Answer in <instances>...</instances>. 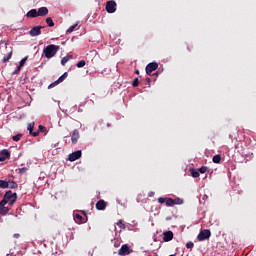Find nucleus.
Instances as JSON below:
<instances>
[{
  "mask_svg": "<svg viewBox=\"0 0 256 256\" xmlns=\"http://www.w3.org/2000/svg\"><path fill=\"white\" fill-rule=\"evenodd\" d=\"M60 47L54 44H50L43 49L42 57H46V59H53L57 55Z\"/></svg>",
  "mask_w": 256,
  "mask_h": 256,
  "instance_id": "obj_1",
  "label": "nucleus"
},
{
  "mask_svg": "<svg viewBox=\"0 0 256 256\" xmlns=\"http://www.w3.org/2000/svg\"><path fill=\"white\" fill-rule=\"evenodd\" d=\"M2 201L9 203V205H14L15 201H17V193H13L11 190L7 191Z\"/></svg>",
  "mask_w": 256,
  "mask_h": 256,
  "instance_id": "obj_2",
  "label": "nucleus"
},
{
  "mask_svg": "<svg viewBox=\"0 0 256 256\" xmlns=\"http://www.w3.org/2000/svg\"><path fill=\"white\" fill-rule=\"evenodd\" d=\"M106 11L107 13H115L117 11V2L115 1H108L106 3Z\"/></svg>",
  "mask_w": 256,
  "mask_h": 256,
  "instance_id": "obj_3",
  "label": "nucleus"
},
{
  "mask_svg": "<svg viewBox=\"0 0 256 256\" xmlns=\"http://www.w3.org/2000/svg\"><path fill=\"white\" fill-rule=\"evenodd\" d=\"M209 237H211V231L210 230H202L199 234H198V241H205L206 239H209Z\"/></svg>",
  "mask_w": 256,
  "mask_h": 256,
  "instance_id": "obj_4",
  "label": "nucleus"
},
{
  "mask_svg": "<svg viewBox=\"0 0 256 256\" xmlns=\"http://www.w3.org/2000/svg\"><path fill=\"white\" fill-rule=\"evenodd\" d=\"M131 253V248H129V245L124 244L121 246V248L118 251V255L120 256H126Z\"/></svg>",
  "mask_w": 256,
  "mask_h": 256,
  "instance_id": "obj_5",
  "label": "nucleus"
},
{
  "mask_svg": "<svg viewBox=\"0 0 256 256\" xmlns=\"http://www.w3.org/2000/svg\"><path fill=\"white\" fill-rule=\"evenodd\" d=\"M41 29H43V26H35L29 31L30 37H37L41 35Z\"/></svg>",
  "mask_w": 256,
  "mask_h": 256,
  "instance_id": "obj_6",
  "label": "nucleus"
},
{
  "mask_svg": "<svg viewBox=\"0 0 256 256\" xmlns=\"http://www.w3.org/2000/svg\"><path fill=\"white\" fill-rule=\"evenodd\" d=\"M157 67H159V64H157L156 62H151L146 66V73L147 75H151V73H153V71H156Z\"/></svg>",
  "mask_w": 256,
  "mask_h": 256,
  "instance_id": "obj_7",
  "label": "nucleus"
},
{
  "mask_svg": "<svg viewBox=\"0 0 256 256\" xmlns=\"http://www.w3.org/2000/svg\"><path fill=\"white\" fill-rule=\"evenodd\" d=\"M81 150H77L71 154H69L68 159L69 161H77V159H80L81 157Z\"/></svg>",
  "mask_w": 256,
  "mask_h": 256,
  "instance_id": "obj_8",
  "label": "nucleus"
},
{
  "mask_svg": "<svg viewBox=\"0 0 256 256\" xmlns=\"http://www.w3.org/2000/svg\"><path fill=\"white\" fill-rule=\"evenodd\" d=\"M7 205V202L5 200H1L0 202V215H7L9 213V208L5 207Z\"/></svg>",
  "mask_w": 256,
  "mask_h": 256,
  "instance_id": "obj_9",
  "label": "nucleus"
},
{
  "mask_svg": "<svg viewBox=\"0 0 256 256\" xmlns=\"http://www.w3.org/2000/svg\"><path fill=\"white\" fill-rule=\"evenodd\" d=\"M34 128H35V122H31L27 126V131H29V133H30V135H32V137H38L39 136V132H33Z\"/></svg>",
  "mask_w": 256,
  "mask_h": 256,
  "instance_id": "obj_10",
  "label": "nucleus"
},
{
  "mask_svg": "<svg viewBox=\"0 0 256 256\" xmlns=\"http://www.w3.org/2000/svg\"><path fill=\"white\" fill-rule=\"evenodd\" d=\"M163 241L165 243H169V241H173V231H166L163 233Z\"/></svg>",
  "mask_w": 256,
  "mask_h": 256,
  "instance_id": "obj_11",
  "label": "nucleus"
},
{
  "mask_svg": "<svg viewBox=\"0 0 256 256\" xmlns=\"http://www.w3.org/2000/svg\"><path fill=\"white\" fill-rule=\"evenodd\" d=\"M11 157V154L7 149H4L0 153V162L6 161V159H9Z\"/></svg>",
  "mask_w": 256,
  "mask_h": 256,
  "instance_id": "obj_12",
  "label": "nucleus"
},
{
  "mask_svg": "<svg viewBox=\"0 0 256 256\" xmlns=\"http://www.w3.org/2000/svg\"><path fill=\"white\" fill-rule=\"evenodd\" d=\"M79 130H74L71 135V142L73 145H76L77 141H79Z\"/></svg>",
  "mask_w": 256,
  "mask_h": 256,
  "instance_id": "obj_13",
  "label": "nucleus"
},
{
  "mask_svg": "<svg viewBox=\"0 0 256 256\" xmlns=\"http://www.w3.org/2000/svg\"><path fill=\"white\" fill-rule=\"evenodd\" d=\"M37 13L38 17H45V15L49 14V9H47V7H41L38 9Z\"/></svg>",
  "mask_w": 256,
  "mask_h": 256,
  "instance_id": "obj_14",
  "label": "nucleus"
},
{
  "mask_svg": "<svg viewBox=\"0 0 256 256\" xmlns=\"http://www.w3.org/2000/svg\"><path fill=\"white\" fill-rule=\"evenodd\" d=\"M105 207H107V203H105L104 200H99L96 203V209H98V211H103Z\"/></svg>",
  "mask_w": 256,
  "mask_h": 256,
  "instance_id": "obj_15",
  "label": "nucleus"
},
{
  "mask_svg": "<svg viewBox=\"0 0 256 256\" xmlns=\"http://www.w3.org/2000/svg\"><path fill=\"white\" fill-rule=\"evenodd\" d=\"M26 17H29L31 19H35V17H39L37 9H32L27 12Z\"/></svg>",
  "mask_w": 256,
  "mask_h": 256,
  "instance_id": "obj_16",
  "label": "nucleus"
},
{
  "mask_svg": "<svg viewBox=\"0 0 256 256\" xmlns=\"http://www.w3.org/2000/svg\"><path fill=\"white\" fill-rule=\"evenodd\" d=\"M63 81H65L64 76H60L55 82L51 83L48 86V89H52V87H55V86L59 85V83H63Z\"/></svg>",
  "mask_w": 256,
  "mask_h": 256,
  "instance_id": "obj_17",
  "label": "nucleus"
},
{
  "mask_svg": "<svg viewBox=\"0 0 256 256\" xmlns=\"http://www.w3.org/2000/svg\"><path fill=\"white\" fill-rule=\"evenodd\" d=\"M71 59H73V55H67V56L63 57L61 60V65H63V67H65V65H67V63L69 61H71Z\"/></svg>",
  "mask_w": 256,
  "mask_h": 256,
  "instance_id": "obj_18",
  "label": "nucleus"
},
{
  "mask_svg": "<svg viewBox=\"0 0 256 256\" xmlns=\"http://www.w3.org/2000/svg\"><path fill=\"white\" fill-rule=\"evenodd\" d=\"M74 221H76V223H78V225H81V223H83V216H81L80 214H75Z\"/></svg>",
  "mask_w": 256,
  "mask_h": 256,
  "instance_id": "obj_19",
  "label": "nucleus"
},
{
  "mask_svg": "<svg viewBox=\"0 0 256 256\" xmlns=\"http://www.w3.org/2000/svg\"><path fill=\"white\" fill-rule=\"evenodd\" d=\"M0 189H9V182L6 180H0Z\"/></svg>",
  "mask_w": 256,
  "mask_h": 256,
  "instance_id": "obj_20",
  "label": "nucleus"
},
{
  "mask_svg": "<svg viewBox=\"0 0 256 256\" xmlns=\"http://www.w3.org/2000/svg\"><path fill=\"white\" fill-rule=\"evenodd\" d=\"M12 55H13V52L12 51H10L7 55H5L4 57H3V63H7V61H9V59H11V57H12Z\"/></svg>",
  "mask_w": 256,
  "mask_h": 256,
  "instance_id": "obj_21",
  "label": "nucleus"
},
{
  "mask_svg": "<svg viewBox=\"0 0 256 256\" xmlns=\"http://www.w3.org/2000/svg\"><path fill=\"white\" fill-rule=\"evenodd\" d=\"M212 161L213 163H221V155L216 154L215 156H213Z\"/></svg>",
  "mask_w": 256,
  "mask_h": 256,
  "instance_id": "obj_22",
  "label": "nucleus"
},
{
  "mask_svg": "<svg viewBox=\"0 0 256 256\" xmlns=\"http://www.w3.org/2000/svg\"><path fill=\"white\" fill-rule=\"evenodd\" d=\"M46 23L48 27H54L55 23L53 22V19L51 17L46 18Z\"/></svg>",
  "mask_w": 256,
  "mask_h": 256,
  "instance_id": "obj_23",
  "label": "nucleus"
},
{
  "mask_svg": "<svg viewBox=\"0 0 256 256\" xmlns=\"http://www.w3.org/2000/svg\"><path fill=\"white\" fill-rule=\"evenodd\" d=\"M16 171L19 173V175H25V173H27L28 169H27V167H23V168H18Z\"/></svg>",
  "mask_w": 256,
  "mask_h": 256,
  "instance_id": "obj_24",
  "label": "nucleus"
},
{
  "mask_svg": "<svg viewBox=\"0 0 256 256\" xmlns=\"http://www.w3.org/2000/svg\"><path fill=\"white\" fill-rule=\"evenodd\" d=\"M173 205H183V199L181 198L173 199Z\"/></svg>",
  "mask_w": 256,
  "mask_h": 256,
  "instance_id": "obj_25",
  "label": "nucleus"
},
{
  "mask_svg": "<svg viewBox=\"0 0 256 256\" xmlns=\"http://www.w3.org/2000/svg\"><path fill=\"white\" fill-rule=\"evenodd\" d=\"M8 188L10 189H17L19 187V185L16 182H10L8 183Z\"/></svg>",
  "mask_w": 256,
  "mask_h": 256,
  "instance_id": "obj_26",
  "label": "nucleus"
},
{
  "mask_svg": "<svg viewBox=\"0 0 256 256\" xmlns=\"http://www.w3.org/2000/svg\"><path fill=\"white\" fill-rule=\"evenodd\" d=\"M77 23L76 24H73L72 26H70L68 29H67V33H73V31H75V28L77 27Z\"/></svg>",
  "mask_w": 256,
  "mask_h": 256,
  "instance_id": "obj_27",
  "label": "nucleus"
},
{
  "mask_svg": "<svg viewBox=\"0 0 256 256\" xmlns=\"http://www.w3.org/2000/svg\"><path fill=\"white\" fill-rule=\"evenodd\" d=\"M86 62L85 60H81L76 64V67H78V69H81V67H85Z\"/></svg>",
  "mask_w": 256,
  "mask_h": 256,
  "instance_id": "obj_28",
  "label": "nucleus"
},
{
  "mask_svg": "<svg viewBox=\"0 0 256 256\" xmlns=\"http://www.w3.org/2000/svg\"><path fill=\"white\" fill-rule=\"evenodd\" d=\"M165 204H166L167 207H171L173 205V199L166 198Z\"/></svg>",
  "mask_w": 256,
  "mask_h": 256,
  "instance_id": "obj_29",
  "label": "nucleus"
},
{
  "mask_svg": "<svg viewBox=\"0 0 256 256\" xmlns=\"http://www.w3.org/2000/svg\"><path fill=\"white\" fill-rule=\"evenodd\" d=\"M21 137H23V134H17L12 137L13 141H20Z\"/></svg>",
  "mask_w": 256,
  "mask_h": 256,
  "instance_id": "obj_30",
  "label": "nucleus"
},
{
  "mask_svg": "<svg viewBox=\"0 0 256 256\" xmlns=\"http://www.w3.org/2000/svg\"><path fill=\"white\" fill-rule=\"evenodd\" d=\"M191 175H192V177L197 178V177H199V171L193 169V170H191Z\"/></svg>",
  "mask_w": 256,
  "mask_h": 256,
  "instance_id": "obj_31",
  "label": "nucleus"
},
{
  "mask_svg": "<svg viewBox=\"0 0 256 256\" xmlns=\"http://www.w3.org/2000/svg\"><path fill=\"white\" fill-rule=\"evenodd\" d=\"M133 87H139V78H135L132 82Z\"/></svg>",
  "mask_w": 256,
  "mask_h": 256,
  "instance_id": "obj_32",
  "label": "nucleus"
},
{
  "mask_svg": "<svg viewBox=\"0 0 256 256\" xmlns=\"http://www.w3.org/2000/svg\"><path fill=\"white\" fill-rule=\"evenodd\" d=\"M199 173H207V167L206 166H202L198 169Z\"/></svg>",
  "mask_w": 256,
  "mask_h": 256,
  "instance_id": "obj_33",
  "label": "nucleus"
},
{
  "mask_svg": "<svg viewBox=\"0 0 256 256\" xmlns=\"http://www.w3.org/2000/svg\"><path fill=\"white\" fill-rule=\"evenodd\" d=\"M117 225H118V227H120V229H125V224H123V220H119L117 222Z\"/></svg>",
  "mask_w": 256,
  "mask_h": 256,
  "instance_id": "obj_34",
  "label": "nucleus"
},
{
  "mask_svg": "<svg viewBox=\"0 0 256 256\" xmlns=\"http://www.w3.org/2000/svg\"><path fill=\"white\" fill-rule=\"evenodd\" d=\"M27 62V57H24L21 61H20V64H19V67H23L25 65V63Z\"/></svg>",
  "mask_w": 256,
  "mask_h": 256,
  "instance_id": "obj_35",
  "label": "nucleus"
},
{
  "mask_svg": "<svg viewBox=\"0 0 256 256\" xmlns=\"http://www.w3.org/2000/svg\"><path fill=\"white\" fill-rule=\"evenodd\" d=\"M186 247H187V249H193V247H195V244H193V242H188L186 244Z\"/></svg>",
  "mask_w": 256,
  "mask_h": 256,
  "instance_id": "obj_36",
  "label": "nucleus"
},
{
  "mask_svg": "<svg viewBox=\"0 0 256 256\" xmlns=\"http://www.w3.org/2000/svg\"><path fill=\"white\" fill-rule=\"evenodd\" d=\"M166 199L167 198L160 197V198H158V203H160V205H163V203L166 202Z\"/></svg>",
  "mask_w": 256,
  "mask_h": 256,
  "instance_id": "obj_37",
  "label": "nucleus"
},
{
  "mask_svg": "<svg viewBox=\"0 0 256 256\" xmlns=\"http://www.w3.org/2000/svg\"><path fill=\"white\" fill-rule=\"evenodd\" d=\"M19 71H21L20 66H18L17 69L14 70L13 75H18Z\"/></svg>",
  "mask_w": 256,
  "mask_h": 256,
  "instance_id": "obj_38",
  "label": "nucleus"
},
{
  "mask_svg": "<svg viewBox=\"0 0 256 256\" xmlns=\"http://www.w3.org/2000/svg\"><path fill=\"white\" fill-rule=\"evenodd\" d=\"M43 129H45V127L42 126V125H39V126H38V133H39L40 131H43Z\"/></svg>",
  "mask_w": 256,
  "mask_h": 256,
  "instance_id": "obj_39",
  "label": "nucleus"
},
{
  "mask_svg": "<svg viewBox=\"0 0 256 256\" xmlns=\"http://www.w3.org/2000/svg\"><path fill=\"white\" fill-rule=\"evenodd\" d=\"M154 195H155V192H149L148 193V197H154Z\"/></svg>",
  "mask_w": 256,
  "mask_h": 256,
  "instance_id": "obj_40",
  "label": "nucleus"
},
{
  "mask_svg": "<svg viewBox=\"0 0 256 256\" xmlns=\"http://www.w3.org/2000/svg\"><path fill=\"white\" fill-rule=\"evenodd\" d=\"M62 77H64V79H67V72H65Z\"/></svg>",
  "mask_w": 256,
  "mask_h": 256,
  "instance_id": "obj_41",
  "label": "nucleus"
},
{
  "mask_svg": "<svg viewBox=\"0 0 256 256\" xmlns=\"http://www.w3.org/2000/svg\"><path fill=\"white\" fill-rule=\"evenodd\" d=\"M136 73L139 74V70H137Z\"/></svg>",
  "mask_w": 256,
  "mask_h": 256,
  "instance_id": "obj_42",
  "label": "nucleus"
},
{
  "mask_svg": "<svg viewBox=\"0 0 256 256\" xmlns=\"http://www.w3.org/2000/svg\"><path fill=\"white\" fill-rule=\"evenodd\" d=\"M147 81H151V79L147 78Z\"/></svg>",
  "mask_w": 256,
  "mask_h": 256,
  "instance_id": "obj_43",
  "label": "nucleus"
}]
</instances>
